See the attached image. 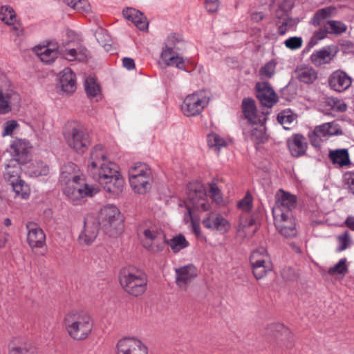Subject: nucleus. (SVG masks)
<instances>
[{
  "mask_svg": "<svg viewBox=\"0 0 354 354\" xmlns=\"http://www.w3.org/2000/svg\"><path fill=\"white\" fill-rule=\"evenodd\" d=\"M62 324L71 339L81 342L91 335L95 321L88 312L82 309H71L64 314Z\"/></svg>",
  "mask_w": 354,
  "mask_h": 354,
  "instance_id": "obj_1",
  "label": "nucleus"
},
{
  "mask_svg": "<svg viewBox=\"0 0 354 354\" xmlns=\"http://www.w3.org/2000/svg\"><path fill=\"white\" fill-rule=\"evenodd\" d=\"M187 209L184 221L191 223L194 234L199 236L201 230L198 219L194 218V211H207L209 208V203L207 198L206 190L203 185L199 182L191 183L187 187V197L184 201Z\"/></svg>",
  "mask_w": 354,
  "mask_h": 354,
  "instance_id": "obj_2",
  "label": "nucleus"
},
{
  "mask_svg": "<svg viewBox=\"0 0 354 354\" xmlns=\"http://www.w3.org/2000/svg\"><path fill=\"white\" fill-rule=\"evenodd\" d=\"M119 169L118 165L107 161L97 168L96 173L90 174L98 180L106 192L119 194L123 191L124 185V180Z\"/></svg>",
  "mask_w": 354,
  "mask_h": 354,
  "instance_id": "obj_3",
  "label": "nucleus"
},
{
  "mask_svg": "<svg viewBox=\"0 0 354 354\" xmlns=\"http://www.w3.org/2000/svg\"><path fill=\"white\" fill-rule=\"evenodd\" d=\"M95 217L100 227L109 236L115 237L122 232L123 218L115 205L103 206Z\"/></svg>",
  "mask_w": 354,
  "mask_h": 354,
  "instance_id": "obj_4",
  "label": "nucleus"
},
{
  "mask_svg": "<svg viewBox=\"0 0 354 354\" xmlns=\"http://www.w3.org/2000/svg\"><path fill=\"white\" fill-rule=\"evenodd\" d=\"M63 134L68 146L78 153H84L90 146L89 135L78 122H68Z\"/></svg>",
  "mask_w": 354,
  "mask_h": 354,
  "instance_id": "obj_5",
  "label": "nucleus"
},
{
  "mask_svg": "<svg viewBox=\"0 0 354 354\" xmlns=\"http://www.w3.org/2000/svg\"><path fill=\"white\" fill-rule=\"evenodd\" d=\"M128 174L130 185L136 193L144 194L151 189L152 173L147 165L136 162L130 167Z\"/></svg>",
  "mask_w": 354,
  "mask_h": 354,
  "instance_id": "obj_6",
  "label": "nucleus"
},
{
  "mask_svg": "<svg viewBox=\"0 0 354 354\" xmlns=\"http://www.w3.org/2000/svg\"><path fill=\"white\" fill-rule=\"evenodd\" d=\"M180 41L179 36L171 35L167 37L158 59V64L163 67L174 66L178 69H185V60L178 53V44Z\"/></svg>",
  "mask_w": 354,
  "mask_h": 354,
  "instance_id": "obj_7",
  "label": "nucleus"
},
{
  "mask_svg": "<svg viewBox=\"0 0 354 354\" xmlns=\"http://www.w3.org/2000/svg\"><path fill=\"white\" fill-rule=\"evenodd\" d=\"M212 97L208 90L201 89L187 95L180 106L183 114L186 117H196L207 107Z\"/></svg>",
  "mask_w": 354,
  "mask_h": 354,
  "instance_id": "obj_8",
  "label": "nucleus"
},
{
  "mask_svg": "<svg viewBox=\"0 0 354 354\" xmlns=\"http://www.w3.org/2000/svg\"><path fill=\"white\" fill-rule=\"evenodd\" d=\"M120 283L125 292L138 297L145 292L147 280L145 275L138 270L123 269L120 273Z\"/></svg>",
  "mask_w": 354,
  "mask_h": 354,
  "instance_id": "obj_9",
  "label": "nucleus"
},
{
  "mask_svg": "<svg viewBox=\"0 0 354 354\" xmlns=\"http://www.w3.org/2000/svg\"><path fill=\"white\" fill-rule=\"evenodd\" d=\"M139 233L142 236V243L145 248L152 252H158L165 247V236L158 227L150 223L140 226Z\"/></svg>",
  "mask_w": 354,
  "mask_h": 354,
  "instance_id": "obj_10",
  "label": "nucleus"
},
{
  "mask_svg": "<svg viewBox=\"0 0 354 354\" xmlns=\"http://www.w3.org/2000/svg\"><path fill=\"white\" fill-rule=\"evenodd\" d=\"M65 195L73 203H77L86 197H93L100 189L96 185L86 183L84 178L71 181L63 187Z\"/></svg>",
  "mask_w": 354,
  "mask_h": 354,
  "instance_id": "obj_11",
  "label": "nucleus"
},
{
  "mask_svg": "<svg viewBox=\"0 0 354 354\" xmlns=\"http://www.w3.org/2000/svg\"><path fill=\"white\" fill-rule=\"evenodd\" d=\"M313 24L321 26L310 40V44L315 45L318 40L325 38L332 32V8L328 7L317 11L313 19Z\"/></svg>",
  "mask_w": 354,
  "mask_h": 354,
  "instance_id": "obj_12",
  "label": "nucleus"
},
{
  "mask_svg": "<svg viewBox=\"0 0 354 354\" xmlns=\"http://www.w3.org/2000/svg\"><path fill=\"white\" fill-rule=\"evenodd\" d=\"M19 100V95L7 77L0 74V114L11 111L12 104Z\"/></svg>",
  "mask_w": 354,
  "mask_h": 354,
  "instance_id": "obj_13",
  "label": "nucleus"
},
{
  "mask_svg": "<svg viewBox=\"0 0 354 354\" xmlns=\"http://www.w3.org/2000/svg\"><path fill=\"white\" fill-rule=\"evenodd\" d=\"M297 198L295 195L279 189L275 194V203L272 207V214H276L281 218L282 214H292L295 208Z\"/></svg>",
  "mask_w": 354,
  "mask_h": 354,
  "instance_id": "obj_14",
  "label": "nucleus"
},
{
  "mask_svg": "<svg viewBox=\"0 0 354 354\" xmlns=\"http://www.w3.org/2000/svg\"><path fill=\"white\" fill-rule=\"evenodd\" d=\"M100 225L93 215H87L84 218V227L80 232L78 241L81 245H90L96 239Z\"/></svg>",
  "mask_w": 354,
  "mask_h": 354,
  "instance_id": "obj_15",
  "label": "nucleus"
},
{
  "mask_svg": "<svg viewBox=\"0 0 354 354\" xmlns=\"http://www.w3.org/2000/svg\"><path fill=\"white\" fill-rule=\"evenodd\" d=\"M116 354H148L147 348L138 339L124 337L120 339L115 346Z\"/></svg>",
  "mask_w": 354,
  "mask_h": 354,
  "instance_id": "obj_16",
  "label": "nucleus"
},
{
  "mask_svg": "<svg viewBox=\"0 0 354 354\" xmlns=\"http://www.w3.org/2000/svg\"><path fill=\"white\" fill-rule=\"evenodd\" d=\"M174 271L176 283L183 290H187L188 285L198 276V270L192 263L175 268Z\"/></svg>",
  "mask_w": 354,
  "mask_h": 354,
  "instance_id": "obj_17",
  "label": "nucleus"
},
{
  "mask_svg": "<svg viewBox=\"0 0 354 354\" xmlns=\"http://www.w3.org/2000/svg\"><path fill=\"white\" fill-rule=\"evenodd\" d=\"M202 223L205 228L222 234L229 232L231 228L230 222L222 215L216 212L208 213L203 219Z\"/></svg>",
  "mask_w": 354,
  "mask_h": 354,
  "instance_id": "obj_18",
  "label": "nucleus"
},
{
  "mask_svg": "<svg viewBox=\"0 0 354 354\" xmlns=\"http://www.w3.org/2000/svg\"><path fill=\"white\" fill-rule=\"evenodd\" d=\"M28 230L27 242L34 252L41 249L46 244V235L41 228L35 223H29L26 225Z\"/></svg>",
  "mask_w": 354,
  "mask_h": 354,
  "instance_id": "obj_19",
  "label": "nucleus"
},
{
  "mask_svg": "<svg viewBox=\"0 0 354 354\" xmlns=\"http://www.w3.org/2000/svg\"><path fill=\"white\" fill-rule=\"evenodd\" d=\"M0 20L10 26L11 31L17 37H21L24 35V29L11 6L5 5L0 8Z\"/></svg>",
  "mask_w": 354,
  "mask_h": 354,
  "instance_id": "obj_20",
  "label": "nucleus"
},
{
  "mask_svg": "<svg viewBox=\"0 0 354 354\" xmlns=\"http://www.w3.org/2000/svg\"><path fill=\"white\" fill-rule=\"evenodd\" d=\"M274 224L278 231L286 237H293L297 234L296 224L292 214H282L281 218L273 214Z\"/></svg>",
  "mask_w": 354,
  "mask_h": 354,
  "instance_id": "obj_21",
  "label": "nucleus"
},
{
  "mask_svg": "<svg viewBox=\"0 0 354 354\" xmlns=\"http://www.w3.org/2000/svg\"><path fill=\"white\" fill-rule=\"evenodd\" d=\"M331 129V122H326L317 126L313 131L308 133L311 145L315 148H320L322 145L332 136Z\"/></svg>",
  "mask_w": 354,
  "mask_h": 354,
  "instance_id": "obj_22",
  "label": "nucleus"
},
{
  "mask_svg": "<svg viewBox=\"0 0 354 354\" xmlns=\"http://www.w3.org/2000/svg\"><path fill=\"white\" fill-rule=\"evenodd\" d=\"M10 149L13 160L25 164L28 160L32 146L26 140L15 139L12 142Z\"/></svg>",
  "mask_w": 354,
  "mask_h": 354,
  "instance_id": "obj_23",
  "label": "nucleus"
},
{
  "mask_svg": "<svg viewBox=\"0 0 354 354\" xmlns=\"http://www.w3.org/2000/svg\"><path fill=\"white\" fill-rule=\"evenodd\" d=\"M257 97L261 103L267 107H272L277 102V96L266 82H257L256 84Z\"/></svg>",
  "mask_w": 354,
  "mask_h": 354,
  "instance_id": "obj_24",
  "label": "nucleus"
},
{
  "mask_svg": "<svg viewBox=\"0 0 354 354\" xmlns=\"http://www.w3.org/2000/svg\"><path fill=\"white\" fill-rule=\"evenodd\" d=\"M107 153L106 149L101 145L94 146L90 152L88 160L87 169L90 174L96 173L97 168L102 164L107 162Z\"/></svg>",
  "mask_w": 354,
  "mask_h": 354,
  "instance_id": "obj_25",
  "label": "nucleus"
},
{
  "mask_svg": "<svg viewBox=\"0 0 354 354\" xmlns=\"http://www.w3.org/2000/svg\"><path fill=\"white\" fill-rule=\"evenodd\" d=\"M33 51L40 60L46 64L53 62L59 54V46L56 43L48 45H37L33 48Z\"/></svg>",
  "mask_w": 354,
  "mask_h": 354,
  "instance_id": "obj_26",
  "label": "nucleus"
},
{
  "mask_svg": "<svg viewBox=\"0 0 354 354\" xmlns=\"http://www.w3.org/2000/svg\"><path fill=\"white\" fill-rule=\"evenodd\" d=\"M58 87L64 94L70 95L76 90V78L71 68H66L59 75Z\"/></svg>",
  "mask_w": 354,
  "mask_h": 354,
  "instance_id": "obj_27",
  "label": "nucleus"
},
{
  "mask_svg": "<svg viewBox=\"0 0 354 354\" xmlns=\"http://www.w3.org/2000/svg\"><path fill=\"white\" fill-rule=\"evenodd\" d=\"M242 108L245 118L250 124L266 122V115L262 112L257 111L254 100L244 99L242 102Z\"/></svg>",
  "mask_w": 354,
  "mask_h": 354,
  "instance_id": "obj_28",
  "label": "nucleus"
},
{
  "mask_svg": "<svg viewBox=\"0 0 354 354\" xmlns=\"http://www.w3.org/2000/svg\"><path fill=\"white\" fill-rule=\"evenodd\" d=\"M82 178H84V176L74 163L68 162L62 167L60 182L63 186L70 184L71 181H77Z\"/></svg>",
  "mask_w": 354,
  "mask_h": 354,
  "instance_id": "obj_29",
  "label": "nucleus"
},
{
  "mask_svg": "<svg viewBox=\"0 0 354 354\" xmlns=\"http://www.w3.org/2000/svg\"><path fill=\"white\" fill-rule=\"evenodd\" d=\"M288 147L292 156L299 157L304 155L308 144L306 138L301 134H295L287 140Z\"/></svg>",
  "mask_w": 354,
  "mask_h": 354,
  "instance_id": "obj_30",
  "label": "nucleus"
},
{
  "mask_svg": "<svg viewBox=\"0 0 354 354\" xmlns=\"http://www.w3.org/2000/svg\"><path fill=\"white\" fill-rule=\"evenodd\" d=\"M125 19L131 21L135 26L141 30H145L148 28V21L143 14L133 8H127L122 11Z\"/></svg>",
  "mask_w": 354,
  "mask_h": 354,
  "instance_id": "obj_31",
  "label": "nucleus"
},
{
  "mask_svg": "<svg viewBox=\"0 0 354 354\" xmlns=\"http://www.w3.org/2000/svg\"><path fill=\"white\" fill-rule=\"evenodd\" d=\"M296 78L304 84H312L317 78V72L309 65L298 66L295 71Z\"/></svg>",
  "mask_w": 354,
  "mask_h": 354,
  "instance_id": "obj_32",
  "label": "nucleus"
},
{
  "mask_svg": "<svg viewBox=\"0 0 354 354\" xmlns=\"http://www.w3.org/2000/svg\"><path fill=\"white\" fill-rule=\"evenodd\" d=\"M21 162L11 160L5 167L4 180L10 184L21 178Z\"/></svg>",
  "mask_w": 354,
  "mask_h": 354,
  "instance_id": "obj_33",
  "label": "nucleus"
},
{
  "mask_svg": "<svg viewBox=\"0 0 354 354\" xmlns=\"http://www.w3.org/2000/svg\"><path fill=\"white\" fill-rule=\"evenodd\" d=\"M312 63L316 66L328 64L332 60V50L330 46L315 50L310 55Z\"/></svg>",
  "mask_w": 354,
  "mask_h": 354,
  "instance_id": "obj_34",
  "label": "nucleus"
},
{
  "mask_svg": "<svg viewBox=\"0 0 354 354\" xmlns=\"http://www.w3.org/2000/svg\"><path fill=\"white\" fill-rule=\"evenodd\" d=\"M59 54L68 61L79 60L84 61L86 55V50L80 46L75 48H66V46H59Z\"/></svg>",
  "mask_w": 354,
  "mask_h": 354,
  "instance_id": "obj_35",
  "label": "nucleus"
},
{
  "mask_svg": "<svg viewBox=\"0 0 354 354\" xmlns=\"http://www.w3.org/2000/svg\"><path fill=\"white\" fill-rule=\"evenodd\" d=\"M8 354H37V351L32 343L24 339L10 346Z\"/></svg>",
  "mask_w": 354,
  "mask_h": 354,
  "instance_id": "obj_36",
  "label": "nucleus"
},
{
  "mask_svg": "<svg viewBox=\"0 0 354 354\" xmlns=\"http://www.w3.org/2000/svg\"><path fill=\"white\" fill-rule=\"evenodd\" d=\"M351 78L343 71L333 73V90L342 92L351 85Z\"/></svg>",
  "mask_w": 354,
  "mask_h": 354,
  "instance_id": "obj_37",
  "label": "nucleus"
},
{
  "mask_svg": "<svg viewBox=\"0 0 354 354\" xmlns=\"http://www.w3.org/2000/svg\"><path fill=\"white\" fill-rule=\"evenodd\" d=\"M16 198L27 200L30 195V188L28 184L21 178L10 184Z\"/></svg>",
  "mask_w": 354,
  "mask_h": 354,
  "instance_id": "obj_38",
  "label": "nucleus"
},
{
  "mask_svg": "<svg viewBox=\"0 0 354 354\" xmlns=\"http://www.w3.org/2000/svg\"><path fill=\"white\" fill-rule=\"evenodd\" d=\"M26 172L30 177L37 178L46 176L49 172V168L44 162L36 161L28 165Z\"/></svg>",
  "mask_w": 354,
  "mask_h": 354,
  "instance_id": "obj_39",
  "label": "nucleus"
},
{
  "mask_svg": "<svg viewBox=\"0 0 354 354\" xmlns=\"http://www.w3.org/2000/svg\"><path fill=\"white\" fill-rule=\"evenodd\" d=\"M257 228L255 222L252 218L241 219L238 227V232L241 236H251L255 233Z\"/></svg>",
  "mask_w": 354,
  "mask_h": 354,
  "instance_id": "obj_40",
  "label": "nucleus"
},
{
  "mask_svg": "<svg viewBox=\"0 0 354 354\" xmlns=\"http://www.w3.org/2000/svg\"><path fill=\"white\" fill-rule=\"evenodd\" d=\"M250 261L251 265L270 263V257L268 254L266 249L263 247H260L254 250L250 255Z\"/></svg>",
  "mask_w": 354,
  "mask_h": 354,
  "instance_id": "obj_41",
  "label": "nucleus"
},
{
  "mask_svg": "<svg viewBox=\"0 0 354 354\" xmlns=\"http://www.w3.org/2000/svg\"><path fill=\"white\" fill-rule=\"evenodd\" d=\"M333 164L338 165L339 167H349L351 162L348 150L346 149L333 150Z\"/></svg>",
  "mask_w": 354,
  "mask_h": 354,
  "instance_id": "obj_42",
  "label": "nucleus"
},
{
  "mask_svg": "<svg viewBox=\"0 0 354 354\" xmlns=\"http://www.w3.org/2000/svg\"><path fill=\"white\" fill-rule=\"evenodd\" d=\"M208 146L216 152H219L223 147L227 145V141L220 135L211 133L207 136Z\"/></svg>",
  "mask_w": 354,
  "mask_h": 354,
  "instance_id": "obj_43",
  "label": "nucleus"
},
{
  "mask_svg": "<svg viewBox=\"0 0 354 354\" xmlns=\"http://www.w3.org/2000/svg\"><path fill=\"white\" fill-rule=\"evenodd\" d=\"M167 244L174 252H178L181 250L188 247L189 242L183 235L178 234L170 239L167 241Z\"/></svg>",
  "mask_w": 354,
  "mask_h": 354,
  "instance_id": "obj_44",
  "label": "nucleus"
},
{
  "mask_svg": "<svg viewBox=\"0 0 354 354\" xmlns=\"http://www.w3.org/2000/svg\"><path fill=\"white\" fill-rule=\"evenodd\" d=\"M265 122L252 123V124L256 125L257 127H253L251 129V139L257 142H263L266 140V136L265 133Z\"/></svg>",
  "mask_w": 354,
  "mask_h": 354,
  "instance_id": "obj_45",
  "label": "nucleus"
},
{
  "mask_svg": "<svg viewBox=\"0 0 354 354\" xmlns=\"http://www.w3.org/2000/svg\"><path fill=\"white\" fill-rule=\"evenodd\" d=\"M85 90L90 97H97L100 94V88L93 77H88L84 83Z\"/></svg>",
  "mask_w": 354,
  "mask_h": 354,
  "instance_id": "obj_46",
  "label": "nucleus"
},
{
  "mask_svg": "<svg viewBox=\"0 0 354 354\" xmlns=\"http://www.w3.org/2000/svg\"><path fill=\"white\" fill-rule=\"evenodd\" d=\"M295 120V115L290 110H285L279 113L277 115L278 122L285 129H290V125Z\"/></svg>",
  "mask_w": 354,
  "mask_h": 354,
  "instance_id": "obj_47",
  "label": "nucleus"
},
{
  "mask_svg": "<svg viewBox=\"0 0 354 354\" xmlns=\"http://www.w3.org/2000/svg\"><path fill=\"white\" fill-rule=\"evenodd\" d=\"M277 63L274 60H270L263 66L259 70V76L262 80L270 79L275 73Z\"/></svg>",
  "mask_w": 354,
  "mask_h": 354,
  "instance_id": "obj_48",
  "label": "nucleus"
},
{
  "mask_svg": "<svg viewBox=\"0 0 354 354\" xmlns=\"http://www.w3.org/2000/svg\"><path fill=\"white\" fill-rule=\"evenodd\" d=\"M95 37L98 43L104 46L106 50H110L111 38L106 30L103 28H98L95 32Z\"/></svg>",
  "mask_w": 354,
  "mask_h": 354,
  "instance_id": "obj_49",
  "label": "nucleus"
},
{
  "mask_svg": "<svg viewBox=\"0 0 354 354\" xmlns=\"http://www.w3.org/2000/svg\"><path fill=\"white\" fill-rule=\"evenodd\" d=\"M253 274L256 279H260L266 275L268 272L271 271V262L268 263H259L257 265H252Z\"/></svg>",
  "mask_w": 354,
  "mask_h": 354,
  "instance_id": "obj_50",
  "label": "nucleus"
},
{
  "mask_svg": "<svg viewBox=\"0 0 354 354\" xmlns=\"http://www.w3.org/2000/svg\"><path fill=\"white\" fill-rule=\"evenodd\" d=\"M277 15L278 17L281 19V21L279 22L281 24L279 26L278 30L279 34L283 35L286 34L289 29L292 28L295 26V21L288 17H283V15Z\"/></svg>",
  "mask_w": 354,
  "mask_h": 354,
  "instance_id": "obj_51",
  "label": "nucleus"
},
{
  "mask_svg": "<svg viewBox=\"0 0 354 354\" xmlns=\"http://www.w3.org/2000/svg\"><path fill=\"white\" fill-rule=\"evenodd\" d=\"M338 245L337 247V252H342L346 250L351 243V239L347 231L343 232L337 237Z\"/></svg>",
  "mask_w": 354,
  "mask_h": 354,
  "instance_id": "obj_52",
  "label": "nucleus"
},
{
  "mask_svg": "<svg viewBox=\"0 0 354 354\" xmlns=\"http://www.w3.org/2000/svg\"><path fill=\"white\" fill-rule=\"evenodd\" d=\"M19 127V124L17 120H10L6 121L2 126V136L6 137L12 136L15 131Z\"/></svg>",
  "mask_w": 354,
  "mask_h": 354,
  "instance_id": "obj_53",
  "label": "nucleus"
},
{
  "mask_svg": "<svg viewBox=\"0 0 354 354\" xmlns=\"http://www.w3.org/2000/svg\"><path fill=\"white\" fill-rule=\"evenodd\" d=\"M71 8L82 14L88 13L91 10V5L88 0H76L73 2V5L71 6Z\"/></svg>",
  "mask_w": 354,
  "mask_h": 354,
  "instance_id": "obj_54",
  "label": "nucleus"
},
{
  "mask_svg": "<svg viewBox=\"0 0 354 354\" xmlns=\"http://www.w3.org/2000/svg\"><path fill=\"white\" fill-rule=\"evenodd\" d=\"M346 259L343 258L339 261L335 266H333V274L340 275L342 277H344L348 272V266L346 264Z\"/></svg>",
  "mask_w": 354,
  "mask_h": 354,
  "instance_id": "obj_55",
  "label": "nucleus"
},
{
  "mask_svg": "<svg viewBox=\"0 0 354 354\" xmlns=\"http://www.w3.org/2000/svg\"><path fill=\"white\" fill-rule=\"evenodd\" d=\"M238 207L243 212H250L252 207V198L250 194L238 203Z\"/></svg>",
  "mask_w": 354,
  "mask_h": 354,
  "instance_id": "obj_56",
  "label": "nucleus"
},
{
  "mask_svg": "<svg viewBox=\"0 0 354 354\" xmlns=\"http://www.w3.org/2000/svg\"><path fill=\"white\" fill-rule=\"evenodd\" d=\"M209 192L211 198L215 203L220 204L222 202L223 198L221 191L215 183H213L209 185Z\"/></svg>",
  "mask_w": 354,
  "mask_h": 354,
  "instance_id": "obj_57",
  "label": "nucleus"
},
{
  "mask_svg": "<svg viewBox=\"0 0 354 354\" xmlns=\"http://www.w3.org/2000/svg\"><path fill=\"white\" fill-rule=\"evenodd\" d=\"M274 3H277L280 10H278L277 14L284 15L286 14L292 7V0H274Z\"/></svg>",
  "mask_w": 354,
  "mask_h": 354,
  "instance_id": "obj_58",
  "label": "nucleus"
},
{
  "mask_svg": "<svg viewBox=\"0 0 354 354\" xmlns=\"http://www.w3.org/2000/svg\"><path fill=\"white\" fill-rule=\"evenodd\" d=\"M343 182L349 192L354 194V172H345L343 175Z\"/></svg>",
  "mask_w": 354,
  "mask_h": 354,
  "instance_id": "obj_59",
  "label": "nucleus"
},
{
  "mask_svg": "<svg viewBox=\"0 0 354 354\" xmlns=\"http://www.w3.org/2000/svg\"><path fill=\"white\" fill-rule=\"evenodd\" d=\"M284 44L289 49L296 50L301 46L302 39L298 37H290L285 41Z\"/></svg>",
  "mask_w": 354,
  "mask_h": 354,
  "instance_id": "obj_60",
  "label": "nucleus"
},
{
  "mask_svg": "<svg viewBox=\"0 0 354 354\" xmlns=\"http://www.w3.org/2000/svg\"><path fill=\"white\" fill-rule=\"evenodd\" d=\"M347 109L346 104L342 100L333 97V111L345 112Z\"/></svg>",
  "mask_w": 354,
  "mask_h": 354,
  "instance_id": "obj_61",
  "label": "nucleus"
},
{
  "mask_svg": "<svg viewBox=\"0 0 354 354\" xmlns=\"http://www.w3.org/2000/svg\"><path fill=\"white\" fill-rule=\"evenodd\" d=\"M220 6L219 0H205V7L208 12L217 11Z\"/></svg>",
  "mask_w": 354,
  "mask_h": 354,
  "instance_id": "obj_62",
  "label": "nucleus"
},
{
  "mask_svg": "<svg viewBox=\"0 0 354 354\" xmlns=\"http://www.w3.org/2000/svg\"><path fill=\"white\" fill-rule=\"evenodd\" d=\"M347 26L339 21H333V34H341L346 32Z\"/></svg>",
  "mask_w": 354,
  "mask_h": 354,
  "instance_id": "obj_63",
  "label": "nucleus"
},
{
  "mask_svg": "<svg viewBox=\"0 0 354 354\" xmlns=\"http://www.w3.org/2000/svg\"><path fill=\"white\" fill-rule=\"evenodd\" d=\"M272 328H274L277 332L281 333L284 335H289V330L283 324H274L272 325Z\"/></svg>",
  "mask_w": 354,
  "mask_h": 354,
  "instance_id": "obj_64",
  "label": "nucleus"
}]
</instances>
